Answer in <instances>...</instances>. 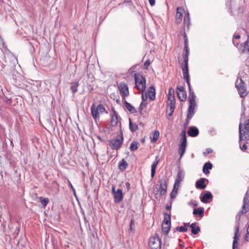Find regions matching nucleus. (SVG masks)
<instances>
[{
  "label": "nucleus",
  "mask_w": 249,
  "mask_h": 249,
  "mask_svg": "<svg viewBox=\"0 0 249 249\" xmlns=\"http://www.w3.org/2000/svg\"><path fill=\"white\" fill-rule=\"evenodd\" d=\"M181 35L183 36L184 39V51L185 52L183 53L182 56L183 61L181 63V68L183 75L184 79L190 78L188 69V55H189V48H188V41L187 35L185 32L184 28L182 32H180L179 36Z\"/></svg>",
  "instance_id": "f257e3e1"
},
{
  "label": "nucleus",
  "mask_w": 249,
  "mask_h": 249,
  "mask_svg": "<svg viewBox=\"0 0 249 249\" xmlns=\"http://www.w3.org/2000/svg\"><path fill=\"white\" fill-rule=\"evenodd\" d=\"M136 88L138 90L143 92L146 88V80L143 75L139 73H134Z\"/></svg>",
  "instance_id": "f03ea898"
},
{
  "label": "nucleus",
  "mask_w": 249,
  "mask_h": 249,
  "mask_svg": "<svg viewBox=\"0 0 249 249\" xmlns=\"http://www.w3.org/2000/svg\"><path fill=\"white\" fill-rule=\"evenodd\" d=\"M235 87L241 98H244L247 95L249 92L247 85L241 78L236 80Z\"/></svg>",
  "instance_id": "7ed1b4c3"
},
{
  "label": "nucleus",
  "mask_w": 249,
  "mask_h": 249,
  "mask_svg": "<svg viewBox=\"0 0 249 249\" xmlns=\"http://www.w3.org/2000/svg\"><path fill=\"white\" fill-rule=\"evenodd\" d=\"M181 138L180 143L178 145V153L180 155V158H181L185 152L187 147V137L185 130H184L180 134Z\"/></svg>",
  "instance_id": "20e7f679"
},
{
  "label": "nucleus",
  "mask_w": 249,
  "mask_h": 249,
  "mask_svg": "<svg viewBox=\"0 0 249 249\" xmlns=\"http://www.w3.org/2000/svg\"><path fill=\"white\" fill-rule=\"evenodd\" d=\"M124 141L122 130L120 129V136L118 138L109 140V145L113 150H118L121 147Z\"/></svg>",
  "instance_id": "39448f33"
},
{
  "label": "nucleus",
  "mask_w": 249,
  "mask_h": 249,
  "mask_svg": "<svg viewBox=\"0 0 249 249\" xmlns=\"http://www.w3.org/2000/svg\"><path fill=\"white\" fill-rule=\"evenodd\" d=\"M189 95L188 97V102H189V106H188V111L190 113V115H191V112L192 113L193 112V108L196 107L197 105L196 103V96L195 95V92L191 88V86L188 87Z\"/></svg>",
  "instance_id": "423d86ee"
},
{
  "label": "nucleus",
  "mask_w": 249,
  "mask_h": 249,
  "mask_svg": "<svg viewBox=\"0 0 249 249\" xmlns=\"http://www.w3.org/2000/svg\"><path fill=\"white\" fill-rule=\"evenodd\" d=\"M148 244L151 249H161V241L157 234L150 238Z\"/></svg>",
  "instance_id": "0eeeda50"
},
{
  "label": "nucleus",
  "mask_w": 249,
  "mask_h": 249,
  "mask_svg": "<svg viewBox=\"0 0 249 249\" xmlns=\"http://www.w3.org/2000/svg\"><path fill=\"white\" fill-rule=\"evenodd\" d=\"M242 123H240L239 125V143L243 140H249V128L242 129Z\"/></svg>",
  "instance_id": "6e6552de"
},
{
  "label": "nucleus",
  "mask_w": 249,
  "mask_h": 249,
  "mask_svg": "<svg viewBox=\"0 0 249 249\" xmlns=\"http://www.w3.org/2000/svg\"><path fill=\"white\" fill-rule=\"evenodd\" d=\"M25 83H26V81L24 77L18 73H17V75H15L13 78L12 83L17 87L23 88L25 85Z\"/></svg>",
  "instance_id": "1a4fd4ad"
},
{
  "label": "nucleus",
  "mask_w": 249,
  "mask_h": 249,
  "mask_svg": "<svg viewBox=\"0 0 249 249\" xmlns=\"http://www.w3.org/2000/svg\"><path fill=\"white\" fill-rule=\"evenodd\" d=\"M243 210L239 212L236 216V219H240L241 213H246L249 211V196L247 192L244 196L243 199V205L242 206Z\"/></svg>",
  "instance_id": "9d476101"
},
{
  "label": "nucleus",
  "mask_w": 249,
  "mask_h": 249,
  "mask_svg": "<svg viewBox=\"0 0 249 249\" xmlns=\"http://www.w3.org/2000/svg\"><path fill=\"white\" fill-rule=\"evenodd\" d=\"M120 94L122 95L123 100L129 95L128 87L124 82H121L118 86Z\"/></svg>",
  "instance_id": "9b49d317"
},
{
  "label": "nucleus",
  "mask_w": 249,
  "mask_h": 249,
  "mask_svg": "<svg viewBox=\"0 0 249 249\" xmlns=\"http://www.w3.org/2000/svg\"><path fill=\"white\" fill-rule=\"evenodd\" d=\"M160 183V188L159 189L160 195V196L166 194L167 189V182L165 178H162L159 180Z\"/></svg>",
  "instance_id": "f8f14e48"
},
{
  "label": "nucleus",
  "mask_w": 249,
  "mask_h": 249,
  "mask_svg": "<svg viewBox=\"0 0 249 249\" xmlns=\"http://www.w3.org/2000/svg\"><path fill=\"white\" fill-rule=\"evenodd\" d=\"M178 98L180 101H184L187 98L186 92L182 86L178 87L176 90Z\"/></svg>",
  "instance_id": "ddd939ff"
},
{
  "label": "nucleus",
  "mask_w": 249,
  "mask_h": 249,
  "mask_svg": "<svg viewBox=\"0 0 249 249\" xmlns=\"http://www.w3.org/2000/svg\"><path fill=\"white\" fill-rule=\"evenodd\" d=\"M235 233L233 237V241L232 243V249H236L237 248L238 241L240 236L239 234V227L238 225H236L234 228Z\"/></svg>",
  "instance_id": "4468645a"
},
{
  "label": "nucleus",
  "mask_w": 249,
  "mask_h": 249,
  "mask_svg": "<svg viewBox=\"0 0 249 249\" xmlns=\"http://www.w3.org/2000/svg\"><path fill=\"white\" fill-rule=\"evenodd\" d=\"M113 195L115 203H119L123 199V191L121 189H118Z\"/></svg>",
  "instance_id": "2eb2a0df"
},
{
  "label": "nucleus",
  "mask_w": 249,
  "mask_h": 249,
  "mask_svg": "<svg viewBox=\"0 0 249 249\" xmlns=\"http://www.w3.org/2000/svg\"><path fill=\"white\" fill-rule=\"evenodd\" d=\"M208 182V180L206 178H200L196 182V187L199 189H204L206 187L205 182Z\"/></svg>",
  "instance_id": "dca6fc26"
},
{
  "label": "nucleus",
  "mask_w": 249,
  "mask_h": 249,
  "mask_svg": "<svg viewBox=\"0 0 249 249\" xmlns=\"http://www.w3.org/2000/svg\"><path fill=\"white\" fill-rule=\"evenodd\" d=\"M168 100L170 101V102L168 104V107L166 111L168 112V109L170 110V112L168 114V119H169V117L172 116L174 111L175 108L176 100L175 99H171Z\"/></svg>",
  "instance_id": "f3484780"
},
{
  "label": "nucleus",
  "mask_w": 249,
  "mask_h": 249,
  "mask_svg": "<svg viewBox=\"0 0 249 249\" xmlns=\"http://www.w3.org/2000/svg\"><path fill=\"white\" fill-rule=\"evenodd\" d=\"M184 11L182 7H178L177 9L176 14V23L179 24L181 23L182 18V12Z\"/></svg>",
  "instance_id": "a211bd4d"
},
{
  "label": "nucleus",
  "mask_w": 249,
  "mask_h": 249,
  "mask_svg": "<svg viewBox=\"0 0 249 249\" xmlns=\"http://www.w3.org/2000/svg\"><path fill=\"white\" fill-rule=\"evenodd\" d=\"M112 113L111 114L110 124L111 126H115L118 124L119 122L118 116L114 108H112Z\"/></svg>",
  "instance_id": "6ab92c4d"
},
{
  "label": "nucleus",
  "mask_w": 249,
  "mask_h": 249,
  "mask_svg": "<svg viewBox=\"0 0 249 249\" xmlns=\"http://www.w3.org/2000/svg\"><path fill=\"white\" fill-rule=\"evenodd\" d=\"M249 37V36H248ZM248 40L249 38L247 41L241 44L240 50L241 53L249 55V41Z\"/></svg>",
  "instance_id": "aec40b11"
},
{
  "label": "nucleus",
  "mask_w": 249,
  "mask_h": 249,
  "mask_svg": "<svg viewBox=\"0 0 249 249\" xmlns=\"http://www.w3.org/2000/svg\"><path fill=\"white\" fill-rule=\"evenodd\" d=\"M213 198L212 194L207 192L206 193H202L200 197L201 202L204 203H208L209 202V200Z\"/></svg>",
  "instance_id": "412c9836"
},
{
  "label": "nucleus",
  "mask_w": 249,
  "mask_h": 249,
  "mask_svg": "<svg viewBox=\"0 0 249 249\" xmlns=\"http://www.w3.org/2000/svg\"><path fill=\"white\" fill-rule=\"evenodd\" d=\"M187 133L189 136L195 137L198 135L199 130L196 126H191L189 127Z\"/></svg>",
  "instance_id": "4be33fe9"
},
{
  "label": "nucleus",
  "mask_w": 249,
  "mask_h": 249,
  "mask_svg": "<svg viewBox=\"0 0 249 249\" xmlns=\"http://www.w3.org/2000/svg\"><path fill=\"white\" fill-rule=\"evenodd\" d=\"M71 87L70 89L71 91L73 94H74L78 91V88L79 87L80 84L79 83V81H75L73 82H71L70 83Z\"/></svg>",
  "instance_id": "5701e85b"
},
{
  "label": "nucleus",
  "mask_w": 249,
  "mask_h": 249,
  "mask_svg": "<svg viewBox=\"0 0 249 249\" xmlns=\"http://www.w3.org/2000/svg\"><path fill=\"white\" fill-rule=\"evenodd\" d=\"M159 162L158 157H156L155 161L153 163L151 166V176L152 178H153L156 173V170L157 165Z\"/></svg>",
  "instance_id": "b1692460"
},
{
  "label": "nucleus",
  "mask_w": 249,
  "mask_h": 249,
  "mask_svg": "<svg viewBox=\"0 0 249 249\" xmlns=\"http://www.w3.org/2000/svg\"><path fill=\"white\" fill-rule=\"evenodd\" d=\"M212 167L213 164L211 162H208L205 163L203 167L202 170L203 173L206 175L209 174V170L211 169Z\"/></svg>",
  "instance_id": "393cba45"
},
{
  "label": "nucleus",
  "mask_w": 249,
  "mask_h": 249,
  "mask_svg": "<svg viewBox=\"0 0 249 249\" xmlns=\"http://www.w3.org/2000/svg\"><path fill=\"white\" fill-rule=\"evenodd\" d=\"M155 88L154 86H151L149 87L148 89V95L149 98L151 100H154L155 99Z\"/></svg>",
  "instance_id": "a878e982"
},
{
  "label": "nucleus",
  "mask_w": 249,
  "mask_h": 249,
  "mask_svg": "<svg viewBox=\"0 0 249 249\" xmlns=\"http://www.w3.org/2000/svg\"><path fill=\"white\" fill-rule=\"evenodd\" d=\"M190 227L191 228V232L193 234H196L200 231V228L199 226L196 227V223H192Z\"/></svg>",
  "instance_id": "bb28decb"
},
{
  "label": "nucleus",
  "mask_w": 249,
  "mask_h": 249,
  "mask_svg": "<svg viewBox=\"0 0 249 249\" xmlns=\"http://www.w3.org/2000/svg\"><path fill=\"white\" fill-rule=\"evenodd\" d=\"M124 100V104L125 107L131 113H134L137 112L136 109L130 103L127 102L125 99Z\"/></svg>",
  "instance_id": "cd10ccee"
},
{
  "label": "nucleus",
  "mask_w": 249,
  "mask_h": 249,
  "mask_svg": "<svg viewBox=\"0 0 249 249\" xmlns=\"http://www.w3.org/2000/svg\"><path fill=\"white\" fill-rule=\"evenodd\" d=\"M91 113L94 119H96L97 118H99V112L96 107L93 104L91 107Z\"/></svg>",
  "instance_id": "c85d7f7f"
},
{
  "label": "nucleus",
  "mask_w": 249,
  "mask_h": 249,
  "mask_svg": "<svg viewBox=\"0 0 249 249\" xmlns=\"http://www.w3.org/2000/svg\"><path fill=\"white\" fill-rule=\"evenodd\" d=\"M184 178V172L182 171H179L177 175V178L176 179V184H179L180 182L182 181Z\"/></svg>",
  "instance_id": "c756f323"
},
{
  "label": "nucleus",
  "mask_w": 249,
  "mask_h": 249,
  "mask_svg": "<svg viewBox=\"0 0 249 249\" xmlns=\"http://www.w3.org/2000/svg\"><path fill=\"white\" fill-rule=\"evenodd\" d=\"M204 209L203 207H199L197 209H194L193 213L194 215L198 214L201 217L204 216Z\"/></svg>",
  "instance_id": "7c9ffc66"
},
{
  "label": "nucleus",
  "mask_w": 249,
  "mask_h": 249,
  "mask_svg": "<svg viewBox=\"0 0 249 249\" xmlns=\"http://www.w3.org/2000/svg\"><path fill=\"white\" fill-rule=\"evenodd\" d=\"M128 164L124 159H122L119 163V168L121 171L125 170Z\"/></svg>",
  "instance_id": "2f4dec72"
},
{
  "label": "nucleus",
  "mask_w": 249,
  "mask_h": 249,
  "mask_svg": "<svg viewBox=\"0 0 249 249\" xmlns=\"http://www.w3.org/2000/svg\"><path fill=\"white\" fill-rule=\"evenodd\" d=\"M196 108V107L193 108V112H192V113L191 112V115H190V113L188 111V108L187 109V118L186 119V122L184 124L185 126H186L188 125V124L189 123V120H190L194 116V115L196 112V111H195Z\"/></svg>",
  "instance_id": "473e14b6"
},
{
  "label": "nucleus",
  "mask_w": 249,
  "mask_h": 249,
  "mask_svg": "<svg viewBox=\"0 0 249 249\" xmlns=\"http://www.w3.org/2000/svg\"><path fill=\"white\" fill-rule=\"evenodd\" d=\"M164 220L162 224L171 225V215L167 213L164 214Z\"/></svg>",
  "instance_id": "72a5a7b5"
},
{
  "label": "nucleus",
  "mask_w": 249,
  "mask_h": 249,
  "mask_svg": "<svg viewBox=\"0 0 249 249\" xmlns=\"http://www.w3.org/2000/svg\"><path fill=\"white\" fill-rule=\"evenodd\" d=\"M129 129L132 132H134L138 129L139 127L138 125L135 123H133L130 119H129Z\"/></svg>",
  "instance_id": "f704fd0d"
},
{
  "label": "nucleus",
  "mask_w": 249,
  "mask_h": 249,
  "mask_svg": "<svg viewBox=\"0 0 249 249\" xmlns=\"http://www.w3.org/2000/svg\"><path fill=\"white\" fill-rule=\"evenodd\" d=\"M160 136V133L158 131H155L152 136H150V140L151 142H156Z\"/></svg>",
  "instance_id": "c9c22d12"
},
{
  "label": "nucleus",
  "mask_w": 249,
  "mask_h": 249,
  "mask_svg": "<svg viewBox=\"0 0 249 249\" xmlns=\"http://www.w3.org/2000/svg\"><path fill=\"white\" fill-rule=\"evenodd\" d=\"M168 100L175 99V90L172 88H170L169 89L168 94Z\"/></svg>",
  "instance_id": "e433bc0d"
},
{
  "label": "nucleus",
  "mask_w": 249,
  "mask_h": 249,
  "mask_svg": "<svg viewBox=\"0 0 249 249\" xmlns=\"http://www.w3.org/2000/svg\"><path fill=\"white\" fill-rule=\"evenodd\" d=\"M184 23L186 25L188 29L189 28L190 24V18L189 17V14L187 13L185 14L184 18Z\"/></svg>",
  "instance_id": "4c0bfd02"
},
{
  "label": "nucleus",
  "mask_w": 249,
  "mask_h": 249,
  "mask_svg": "<svg viewBox=\"0 0 249 249\" xmlns=\"http://www.w3.org/2000/svg\"><path fill=\"white\" fill-rule=\"evenodd\" d=\"M171 229V225H166L162 224V231L165 234H167Z\"/></svg>",
  "instance_id": "58836bf2"
},
{
  "label": "nucleus",
  "mask_w": 249,
  "mask_h": 249,
  "mask_svg": "<svg viewBox=\"0 0 249 249\" xmlns=\"http://www.w3.org/2000/svg\"><path fill=\"white\" fill-rule=\"evenodd\" d=\"M138 144H139L138 142H137L135 141L132 142H131V143L130 144V150H131V151L133 152V151L137 150V149L138 148Z\"/></svg>",
  "instance_id": "ea45409f"
},
{
  "label": "nucleus",
  "mask_w": 249,
  "mask_h": 249,
  "mask_svg": "<svg viewBox=\"0 0 249 249\" xmlns=\"http://www.w3.org/2000/svg\"><path fill=\"white\" fill-rule=\"evenodd\" d=\"M40 202L41 203L42 205L44 207H45L48 203L49 202V199L48 198H45L44 197H40L39 198Z\"/></svg>",
  "instance_id": "a19ab883"
},
{
  "label": "nucleus",
  "mask_w": 249,
  "mask_h": 249,
  "mask_svg": "<svg viewBox=\"0 0 249 249\" xmlns=\"http://www.w3.org/2000/svg\"><path fill=\"white\" fill-rule=\"evenodd\" d=\"M97 110H98L99 113H103L106 112V109L104 106L102 104H99L96 107Z\"/></svg>",
  "instance_id": "79ce46f5"
},
{
  "label": "nucleus",
  "mask_w": 249,
  "mask_h": 249,
  "mask_svg": "<svg viewBox=\"0 0 249 249\" xmlns=\"http://www.w3.org/2000/svg\"><path fill=\"white\" fill-rule=\"evenodd\" d=\"M147 105V102H142L141 103V104H140V107L139 108V111L141 115H143L142 110L144 109V108L146 107Z\"/></svg>",
  "instance_id": "37998d69"
},
{
  "label": "nucleus",
  "mask_w": 249,
  "mask_h": 249,
  "mask_svg": "<svg viewBox=\"0 0 249 249\" xmlns=\"http://www.w3.org/2000/svg\"><path fill=\"white\" fill-rule=\"evenodd\" d=\"M3 100L4 102L8 105H11L12 104L11 97H9L8 96H4Z\"/></svg>",
  "instance_id": "c03bdc74"
},
{
  "label": "nucleus",
  "mask_w": 249,
  "mask_h": 249,
  "mask_svg": "<svg viewBox=\"0 0 249 249\" xmlns=\"http://www.w3.org/2000/svg\"><path fill=\"white\" fill-rule=\"evenodd\" d=\"M240 35H236L233 36V39H232V42L235 46H237L239 44L238 42L236 41L235 39H238L240 38Z\"/></svg>",
  "instance_id": "a18cd8bd"
},
{
  "label": "nucleus",
  "mask_w": 249,
  "mask_h": 249,
  "mask_svg": "<svg viewBox=\"0 0 249 249\" xmlns=\"http://www.w3.org/2000/svg\"><path fill=\"white\" fill-rule=\"evenodd\" d=\"M137 65H135L134 66H133L132 67H131L129 70V72L130 74H132L133 73H134V72H136V69L137 68Z\"/></svg>",
  "instance_id": "49530a36"
},
{
  "label": "nucleus",
  "mask_w": 249,
  "mask_h": 249,
  "mask_svg": "<svg viewBox=\"0 0 249 249\" xmlns=\"http://www.w3.org/2000/svg\"><path fill=\"white\" fill-rule=\"evenodd\" d=\"M177 230L179 232H186L187 231V228L185 227H178Z\"/></svg>",
  "instance_id": "de8ad7c7"
},
{
  "label": "nucleus",
  "mask_w": 249,
  "mask_h": 249,
  "mask_svg": "<svg viewBox=\"0 0 249 249\" xmlns=\"http://www.w3.org/2000/svg\"><path fill=\"white\" fill-rule=\"evenodd\" d=\"M178 193V189H176V191H172L170 193V197L171 199H174L176 198L177 195Z\"/></svg>",
  "instance_id": "09e8293b"
},
{
  "label": "nucleus",
  "mask_w": 249,
  "mask_h": 249,
  "mask_svg": "<svg viewBox=\"0 0 249 249\" xmlns=\"http://www.w3.org/2000/svg\"><path fill=\"white\" fill-rule=\"evenodd\" d=\"M213 152V150L211 148H207L205 152L203 153L204 156L206 157L208 154L211 153Z\"/></svg>",
  "instance_id": "8fccbe9b"
},
{
  "label": "nucleus",
  "mask_w": 249,
  "mask_h": 249,
  "mask_svg": "<svg viewBox=\"0 0 249 249\" xmlns=\"http://www.w3.org/2000/svg\"><path fill=\"white\" fill-rule=\"evenodd\" d=\"M188 205L190 206H192L194 207H196L198 206V204L197 202L194 200H191L189 203Z\"/></svg>",
  "instance_id": "3c124183"
},
{
  "label": "nucleus",
  "mask_w": 249,
  "mask_h": 249,
  "mask_svg": "<svg viewBox=\"0 0 249 249\" xmlns=\"http://www.w3.org/2000/svg\"><path fill=\"white\" fill-rule=\"evenodd\" d=\"M247 142L244 143L242 145H241V142L239 143L240 144V148L242 151H245L247 149Z\"/></svg>",
  "instance_id": "603ef678"
},
{
  "label": "nucleus",
  "mask_w": 249,
  "mask_h": 249,
  "mask_svg": "<svg viewBox=\"0 0 249 249\" xmlns=\"http://www.w3.org/2000/svg\"><path fill=\"white\" fill-rule=\"evenodd\" d=\"M247 233L245 235V240L247 241H249V224L247 229Z\"/></svg>",
  "instance_id": "864d4df0"
},
{
  "label": "nucleus",
  "mask_w": 249,
  "mask_h": 249,
  "mask_svg": "<svg viewBox=\"0 0 249 249\" xmlns=\"http://www.w3.org/2000/svg\"><path fill=\"white\" fill-rule=\"evenodd\" d=\"M150 61L149 59L146 60L144 62V68L145 69H148V66L150 65Z\"/></svg>",
  "instance_id": "5fc2aeb1"
},
{
  "label": "nucleus",
  "mask_w": 249,
  "mask_h": 249,
  "mask_svg": "<svg viewBox=\"0 0 249 249\" xmlns=\"http://www.w3.org/2000/svg\"><path fill=\"white\" fill-rule=\"evenodd\" d=\"M142 102H146L145 101L147 100V98H148V96H147V93H145V94H143L142 93Z\"/></svg>",
  "instance_id": "6e6d98bb"
},
{
  "label": "nucleus",
  "mask_w": 249,
  "mask_h": 249,
  "mask_svg": "<svg viewBox=\"0 0 249 249\" xmlns=\"http://www.w3.org/2000/svg\"><path fill=\"white\" fill-rule=\"evenodd\" d=\"M249 128V119L246 120L244 124V128Z\"/></svg>",
  "instance_id": "4d7b16f0"
},
{
  "label": "nucleus",
  "mask_w": 249,
  "mask_h": 249,
  "mask_svg": "<svg viewBox=\"0 0 249 249\" xmlns=\"http://www.w3.org/2000/svg\"><path fill=\"white\" fill-rule=\"evenodd\" d=\"M134 224V219H133V218H132V219H131V221H130V230L131 231H132V225H133Z\"/></svg>",
  "instance_id": "13d9d810"
},
{
  "label": "nucleus",
  "mask_w": 249,
  "mask_h": 249,
  "mask_svg": "<svg viewBox=\"0 0 249 249\" xmlns=\"http://www.w3.org/2000/svg\"><path fill=\"white\" fill-rule=\"evenodd\" d=\"M151 6H153L155 4V0H148Z\"/></svg>",
  "instance_id": "bf43d9fd"
},
{
  "label": "nucleus",
  "mask_w": 249,
  "mask_h": 249,
  "mask_svg": "<svg viewBox=\"0 0 249 249\" xmlns=\"http://www.w3.org/2000/svg\"><path fill=\"white\" fill-rule=\"evenodd\" d=\"M125 186H126V187L127 188V191H129L130 190V184L129 182H126L125 183Z\"/></svg>",
  "instance_id": "052dcab7"
},
{
  "label": "nucleus",
  "mask_w": 249,
  "mask_h": 249,
  "mask_svg": "<svg viewBox=\"0 0 249 249\" xmlns=\"http://www.w3.org/2000/svg\"><path fill=\"white\" fill-rule=\"evenodd\" d=\"M178 187H179V184H176V183L175 182L173 191H176L177 189H178Z\"/></svg>",
  "instance_id": "680f3d73"
},
{
  "label": "nucleus",
  "mask_w": 249,
  "mask_h": 249,
  "mask_svg": "<svg viewBox=\"0 0 249 249\" xmlns=\"http://www.w3.org/2000/svg\"><path fill=\"white\" fill-rule=\"evenodd\" d=\"M185 80L186 81V83H187V84L188 85V86L190 87V86H191V84H190V78H186V79H185Z\"/></svg>",
  "instance_id": "e2e57ef3"
},
{
  "label": "nucleus",
  "mask_w": 249,
  "mask_h": 249,
  "mask_svg": "<svg viewBox=\"0 0 249 249\" xmlns=\"http://www.w3.org/2000/svg\"><path fill=\"white\" fill-rule=\"evenodd\" d=\"M115 192H116V191L115 190V186L113 185L112 187L111 193L113 195Z\"/></svg>",
  "instance_id": "0e129e2a"
},
{
  "label": "nucleus",
  "mask_w": 249,
  "mask_h": 249,
  "mask_svg": "<svg viewBox=\"0 0 249 249\" xmlns=\"http://www.w3.org/2000/svg\"><path fill=\"white\" fill-rule=\"evenodd\" d=\"M20 230V227L18 226L16 228L15 231L17 232V233L18 234V232Z\"/></svg>",
  "instance_id": "69168bd1"
},
{
  "label": "nucleus",
  "mask_w": 249,
  "mask_h": 249,
  "mask_svg": "<svg viewBox=\"0 0 249 249\" xmlns=\"http://www.w3.org/2000/svg\"><path fill=\"white\" fill-rule=\"evenodd\" d=\"M171 205H170V206L167 205L166 206V209L167 210H170L171 209Z\"/></svg>",
  "instance_id": "338daca9"
},
{
  "label": "nucleus",
  "mask_w": 249,
  "mask_h": 249,
  "mask_svg": "<svg viewBox=\"0 0 249 249\" xmlns=\"http://www.w3.org/2000/svg\"><path fill=\"white\" fill-rule=\"evenodd\" d=\"M184 226L185 227L187 228V227L189 226V223H184Z\"/></svg>",
  "instance_id": "774afa93"
}]
</instances>
